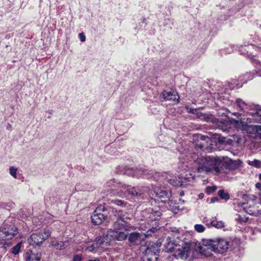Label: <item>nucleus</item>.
Instances as JSON below:
<instances>
[{
	"label": "nucleus",
	"mask_w": 261,
	"mask_h": 261,
	"mask_svg": "<svg viewBox=\"0 0 261 261\" xmlns=\"http://www.w3.org/2000/svg\"><path fill=\"white\" fill-rule=\"evenodd\" d=\"M223 121H227L230 123V127L228 128L227 131H228L229 128H231L232 124H233L236 128L241 129L243 131H245L248 125L247 124L243 122L241 120V119H240L239 120H236L234 119L229 118L228 117L227 119L223 120Z\"/></svg>",
	"instance_id": "nucleus-17"
},
{
	"label": "nucleus",
	"mask_w": 261,
	"mask_h": 261,
	"mask_svg": "<svg viewBox=\"0 0 261 261\" xmlns=\"http://www.w3.org/2000/svg\"><path fill=\"white\" fill-rule=\"evenodd\" d=\"M72 261H82V257L80 255H75L74 256Z\"/></svg>",
	"instance_id": "nucleus-39"
},
{
	"label": "nucleus",
	"mask_w": 261,
	"mask_h": 261,
	"mask_svg": "<svg viewBox=\"0 0 261 261\" xmlns=\"http://www.w3.org/2000/svg\"><path fill=\"white\" fill-rule=\"evenodd\" d=\"M243 198L245 200H247V202H243L240 204L246 213L253 216L261 214V210L257 208L258 206L256 205L253 198L249 197L247 195H244Z\"/></svg>",
	"instance_id": "nucleus-7"
},
{
	"label": "nucleus",
	"mask_w": 261,
	"mask_h": 261,
	"mask_svg": "<svg viewBox=\"0 0 261 261\" xmlns=\"http://www.w3.org/2000/svg\"><path fill=\"white\" fill-rule=\"evenodd\" d=\"M80 40L82 42H84L86 41V36L84 33H80L79 35Z\"/></svg>",
	"instance_id": "nucleus-37"
},
{
	"label": "nucleus",
	"mask_w": 261,
	"mask_h": 261,
	"mask_svg": "<svg viewBox=\"0 0 261 261\" xmlns=\"http://www.w3.org/2000/svg\"><path fill=\"white\" fill-rule=\"evenodd\" d=\"M164 99L167 100L175 101L178 100L179 96L176 92L171 91H164L162 93Z\"/></svg>",
	"instance_id": "nucleus-20"
},
{
	"label": "nucleus",
	"mask_w": 261,
	"mask_h": 261,
	"mask_svg": "<svg viewBox=\"0 0 261 261\" xmlns=\"http://www.w3.org/2000/svg\"><path fill=\"white\" fill-rule=\"evenodd\" d=\"M167 181L171 185L177 187L181 185V184L179 180L175 179L174 178H167Z\"/></svg>",
	"instance_id": "nucleus-27"
},
{
	"label": "nucleus",
	"mask_w": 261,
	"mask_h": 261,
	"mask_svg": "<svg viewBox=\"0 0 261 261\" xmlns=\"http://www.w3.org/2000/svg\"><path fill=\"white\" fill-rule=\"evenodd\" d=\"M218 201V198L217 197H213L211 199V203H215Z\"/></svg>",
	"instance_id": "nucleus-41"
},
{
	"label": "nucleus",
	"mask_w": 261,
	"mask_h": 261,
	"mask_svg": "<svg viewBox=\"0 0 261 261\" xmlns=\"http://www.w3.org/2000/svg\"><path fill=\"white\" fill-rule=\"evenodd\" d=\"M101 246L99 240L97 237L95 239V241H90L86 243L85 245V249L89 252L94 251L95 249Z\"/></svg>",
	"instance_id": "nucleus-18"
},
{
	"label": "nucleus",
	"mask_w": 261,
	"mask_h": 261,
	"mask_svg": "<svg viewBox=\"0 0 261 261\" xmlns=\"http://www.w3.org/2000/svg\"><path fill=\"white\" fill-rule=\"evenodd\" d=\"M21 246V243H18L17 245L14 246L12 249V253L15 255L18 254L20 251Z\"/></svg>",
	"instance_id": "nucleus-29"
},
{
	"label": "nucleus",
	"mask_w": 261,
	"mask_h": 261,
	"mask_svg": "<svg viewBox=\"0 0 261 261\" xmlns=\"http://www.w3.org/2000/svg\"><path fill=\"white\" fill-rule=\"evenodd\" d=\"M197 111H198V109H196L190 108L188 110L189 113H191V114H196L198 116V115H199L200 113L199 112H198Z\"/></svg>",
	"instance_id": "nucleus-36"
},
{
	"label": "nucleus",
	"mask_w": 261,
	"mask_h": 261,
	"mask_svg": "<svg viewBox=\"0 0 261 261\" xmlns=\"http://www.w3.org/2000/svg\"><path fill=\"white\" fill-rule=\"evenodd\" d=\"M51 244L57 249H63L64 248L65 244L62 241L59 240H55L51 242Z\"/></svg>",
	"instance_id": "nucleus-24"
},
{
	"label": "nucleus",
	"mask_w": 261,
	"mask_h": 261,
	"mask_svg": "<svg viewBox=\"0 0 261 261\" xmlns=\"http://www.w3.org/2000/svg\"><path fill=\"white\" fill-rule=\"evenodd\" d=\"M184 195V191H181V192H180V193H179V195H180V196H183Z\"/></svg>",
	"instance_id": "nucleus-45"
},
{
	"label": "nucleus",
	"mask_w": 261,
	"mask_h": 261,
	"mask_svg": "<svg viewBox=\"0 0 261 261\" xmlns=\"http://www.w3.org/2000/svg\"><path fill=\"white\" fill-rule=\"evenodd\" d=\"M157 230L156 227H152L149 229L146 233H144V234L145 236V239L148 237L152 236Z\"/></svg>",
	"instance_id": "nucleus-28"
},
{
	"label": "nucleus",
	"mask_w": 261,
	"mask_h": 261,
	"mask_svg": "<svg viewBox=\"0 0 261 261\" xmlns=\"http://www.w3.org/2000/svg\"><path fill=\"white\" fill-rule=\"evenodd\" d=\"M127 237H128V242L134 245H139L141 244L142 241H144L145 239V236L143 232H133L128 234Z\"/></svg>",
	"instance_id": "nucleus-14"
},
{
	"label": "nucleus",
	"mask_w": 261,
	"mask_h": 261,
	"mask_svg": "<svg viewBox=\"0 0 261 261\" xmlns=\"http://www.w3.org/2000/svg\"><path fill=\"white\" fill-rule=\"evenodd\" d=\"M215 136V138H218L219 142L220 143H223L225 141V138L222 137H220L219 135H217L216 133L214 135Z\"/></svg>",
	"instance_id": "nucleus-34"
},
{
	"label": "nucleus",
	"mask_w": 261,
	"mask_h": 261,
	"mask_svg": "<svg viewBox=\"0 0 261 261\" xmlns=\"http://www.w3.org/2000/svg\"><path fill=\"white\" fill-rule=\"evenodd\" d=\"M138 174L141 175V176L139 177L146 178L147 179L152 177L155 181H162V179H163V175L159 172H154L153 171H148L145 169V172H142L141 171L138 172Z\"/></svg>",
	"instance_id": "nucleus-15"
},
{
	"label": "nucleus",
	"mask_w": 261,
	"mask_h": 261,
	"mask_svg": "<svg viewBox=\"0 0 261 261\" xmlns=\"http://www.w3.org/2000/svg\"><path fill=\"white\" fill-rule=\"evenodd\" d=\"M10 174L12 175L14 178H16V172L17 169L13 166H12L10 168Z\"/></svg>",
	"instance_id": "nucleus-32"
},
{
	"label": "nucleus",
	"mask_w": 261,
	"mask_h": 261,
	"mask_svg": "<svg viewBox=\"0 0 261 261\" xmlns=\"http://www.w3.org/2000/svg\"><path fill=\"white\" fill-rule=\"evenodd\" d=\"M194 228L198 232H202L205 230V227L201 224L195 225Z\"/></svg>",
	"instance_id": "nucleus-31"
},
{
	"label": "nucleus",
	"mask_w": 261,
	"mask_h": 261,
	"mask_svg": "<svg viewBox=\"0 0 261 261\" xmlns=\"http://www.w3.org/2000/svg\"><path fill=\"white\" fill-rule=\"evenodd\" d=\"M249 164L256 168L261 167V162L257 160H254L253 161H249Z\"/></svg>",
	"instance_id": "nucleus-30"
},
{
	"label": "nucleus",
	"mask_w": 261,
	"mask_h": 261,
	"mask_svg": "<svg viewBox=\"0 0 261 261\" xmlns=\"http://www.w3.org/2000/svg\"><path fill=\"white\" fill-rule=\"evenodd\" d=\"M17 233L18 229L15 225L5 222L0 228V240L6 241L12 239Z\"/></svg>",
	"instance_id": "nucleus-8"
},
{
	"label": "nucleus",
	"mask_w": 261,
	"mask_h": 261,
	"mask_svg": "<svg viewBox=\"0 0 261 261\" xmlns=\"http://www.w3.org/2000/svg\"><path fill=\"white\" fill-rule=\"evenodd\" d=\"M41 255L39 253H33L32 251H27L25 254V261H40Z\"/></svg>",
	"instance_id": "nucleus-21"
},
{
	"label": "nucleus",
	"mask_w": 261,
	"mask_h": 261,
	"mask_svg": "<svg viewBox=\"0 0 261 261\" xmlns=\"http://www.w3.org/2000/svg\"><path fill=\"white\" fill-rule=\"evenodd\" d=\"M228 248V242L223 239H217L215 240H204L202 241V245L200 246V250L202 253L206 249L216 253H222L225 252Z\"/></svg>",
	"instance_id": "nucleus-5"
},
{
	"label": "nucleus",
	"mask_w": 261,
	"mask_h": 261,
	"mask_svg": "<svg viewBox=\"0 0 261 261\" xmlns=\"http://www.w3.org/2000/svg\"><path fill=\"white\" fill-rule=\"evenodd\" d=\"M218 194L222 199L228 200L230 198L228 193L225 192L223 190H220L218 192Z\"/></svg>",
	"instance_id": "nucleus-25"
},
{
	"label": "nucleus",
	"mask_w": 261,
	"mask_h": 261,
	"mask_svg": "<svg viewBox=\"0 0 261 261\" xmlns=\"http://www.w3.org/2000/svg\"><path fill=\"white\" fill-rule=\"evenodd\" d=\"M107 186L111 188L113 191V195H116L119 197L125 196L126 192H127L133 196H138L144 193L150 192V194L155 195L161 199L162 202L165 203L169 201L171 197V193L167 190L158 188L156 186L152 187V190H150L148 187H132L128 186L115 180H111L107 182Z\"/></svg>",
	"instance_id": "nucleus-1"
},
{
	"label": "nucleus",
	"mask_w": 261,
	"mask_h": 261,
	"mask_svg": "<svg viewBox=\"0 0 261 261\" xmlns=\"http://www.w3.org/2000/svg\"><path fill=\"white\" fill-rule=\"evenodd\" d=\"M14 203L13 202H10L9 203L8 207H12L14 206Z\"/></svg>",
	"instance_id": "nucleus-42"
},
{
	"label": "nucleus",
	"mask_w": 261,
	"mask_h": 261,
	"mask_svg": "<svg viewBox=\"0 0 261 261\" xmlns=\"http://www.w3.org/2000/svg\"><path fill=\"white\" fill-rule=\"evenodd\" d=\"M113 229H109L102 236L97 237L101 245L108 246L113 241H122L126 239L127 234L121 230L126 224L124 216L120 212L116 213L112 217Z\"/></svg>",
	"instance_id": "nucleus-2"
},
{
	"label": "nucleus",
	"mask_w": 261,
	"mask_h": 261,
	"mask_svg": "<svg viewBox=\"0 0 261 261\" xmlns=\"http://www.w3.org/2000/svg\"><path fill=\"white\" fill-rule=\"evenodd\" d=\"M112 202L117 205H121L123 201L121 200H112Z\"/></svg>",
	"instance_id": "nucleus-38"
},
{
	"label": "nucleus",
	"mask_w": 261,
	"mask_h": 261,
	"mask_svg": "<svg viewBox=\"0 0 261 261\" xmlns=\"http://www.w3.org/2000/svg\"><path fill=\"white\" fill-rule=\"evenodd\" d=\"M166 250L167 252H173V255L176 258L187 259L192 252V248L194 247V243L191 242H186L183 241L176 243L170 239H167L165 244Z\"/></svg>",
	"instance_id": "nucleus-4"
},
{
	"label": "nucleus",
	"mask_w": 261,
	"mask_h": 261,
	"mask_svg": "<svg viewBox=\"0 0 261 261\" xmlns=\"http://www.w3.org/2000/svg\"><path fill=\"white\" fill-rule=\"evenodd\" d=\"M232 115L236 116L238 118H240V117L242 115V114L234 112L232 113Z\"/></svg>",
	"instance_id": "nucleus-40"
},
{
	"label": "nucleus",
	"mask_w": 261,
	"mask_h": 261,
	"mask_svg": "<svg viewBox=\"0 0 261 261\" xmlns=\"http://www.w3.org/2000/svg\"><path fill=\"white\" fill-rule=\"evenodd\" d=\"M10 127H11V125L8 124V125L7 126V128L9 129Z\"/></svg>",
	"instance_id": "nucleus-46"
},
{
	"label": "nucleus",
	"mask_w": 261,
	"mask_h": 261,
	"mask_svg": "<svg viewBox=\"0 0 261 261\" xmlns=\"http://www.w3.org/2000/svg\"><path fill=\"white\" fill-rule=\"evenodd\" d=\"M160 246V243H149L145 250L141 261H156Z\"/></svg>",
	"instance_id": "nucleus-6"
},
{
	"label": "nucleus",
	"mask_w": 261,
	"mask_h": 261,
	"mask_svg": "<svg viewBox=\"0 0 261 261\" xmlns=\"http://www.w3.org/2000/svg\"><path fill=\"white\" fill-rule=\"evenodd\" d=\"M217 189L216 186L208 187L206 188V192L209 193L212 192H214Z\"/></svg>",
	"instance_id": "nucleus-35"
},
{
	"label": "nucleus",
	"mask_w": 261,
	"mask_h": 261,
	"mask_svg": "<svg viewBox=\"0 0 261 261\" xmlns=\"http://www.w3.org/2000/svg\"><path fill=\"white\" fill-rule=\"evenodd\" d=\"M259 179H260V180L261 181V174H259Z\"/></svg>",
	"instance_id": "nucleus-47"
},
{
	"label": "nucleus",
	"mask_w": 261,
	"mask_h": 261,
	"mask_svg": "<svg viewBox=\"0 0 261 261\" xmlns=\"http://www.w3.org/2000/svg\"><path fill=\"white\" fill-rule=\"evenodd\" d=\"M198 196H199V198L200 199H202V198H203V197H204V194H203V193H200V194H199Z\"/></svg>",
	"instance_id": "nucleus-43"
},
{
	"label": "nucleus",
	"mask_w": 261,
	"mask_h": 261,
	"mask_svg": "<svg viewBox=\"0 0 261 261\" xmlns=\"http://www.w3.org/2000/svg\"><path fill=\"white\" fill-rule=\"evenodd\" d=\"M206 256H210L211 255V253H207L205 254Z\"/></svg>",
	"instance_id": "nucleus-48"
},
{
	"label": "nucleus",
	"mask_w": 261,
	"mask_h": 261,
	"mask_svg": "<svg viewBox=\"0 0 261 261\" xmlns=\"http://www.w3.org/2000/svg\"><path fill=\"white\" fill-rule=\"evenodd\" d=\"M107 218L106 207L104 205H98L91 216L93 223L95 225L101 224Z\"/></svg>",
	"instance_id": "nucleus-10"
},
{
	"label": "nucleus",
	"mask_w": 261,
	"mask_h": 261,
	"mask_svg": "<svg viewBox=\"0 0 261 261\" xmlns=\"http://www.w3.org/2000/svg\"><path fill=\"white\" fill-rule=\"evenodd\" d=\"M189 165L193 172H208L213 170H218V162L212 156H203L193 153L190 157Z\"/></svg>",
	"instance_id": "nucleus-3"
},
{
	"label": "nucleus",
	"mask_w": 261,
	"mask_h": 261,
	"mask_svg": "<svg viewBox=\"0 0 261 261\" xmlns=\"http://www.w3.org/2000/svg\"><path fill=\"white\" fill-rule=\"evenodd\" d=\"M210 223L211 225L217 228H222L224 226V224L222 221H216L215 220H212Z\"/></svg>",
	"instance_id": "nucleus-26"
},
{
	"label": "nucleus",
	"mask_w": 261,
	"mask_h": 261,
	"mask_svg": "<svg viewBox=\"0 0 261 261\" xmlns=\"http://www.w3.org/2000/svg\"><path fill=\"white\" fill-rule=\"evenodd\" d=\"M236 104L240 110H244V112L250 114L252 117L253 115L251 112H255L256 111V107L260 109L259 106L247 104L240 98H238L236 100ZM252 119H253V117Z\"/></svg>",
	"instance_id": "nucleus-12"
},
{
	"label": "nucleus",
	"mask_w": 261,
	"mask_h": 261,
	"mask_svg": "<svg viewBox=\"0 0 261 261\" xmlns=\"http://www.w3.org/2000/svg\"><path fill=\"white\" fill-rule=\"evenodd\" d=\"M256 111L255 112H251L253 115L254 122L261 123V109L256 108Z\"/></svg>",
	"instance_id": "nucleus-23"
},
{
	"label": "nucleus",
	"mask_w": 261,
	"mask_h": 261,
	"mask_svg": "<svg viewBox=\"0 0 261 261\" xmlns=\"http://www.w3.org/2000/svg\"><path fill=\"white\" fill-rule=\"evenodd\" d=\"M261 131V125H247L245 131L247 135L251 138L257 137L258 133Z\"/></svg>",
	"instance_id": "nucleus-16"
},
{
	"label": "nucleus",
	"mask_w": 261,
	"mask_h": 261,
	"mask_svg": "<svg viewBox=\"0 0 261 261\" xmlns=\"http://www.w3.org/2000/svg\"><path fill=\"white\" fill-rule=\"evenodd\" d=\"M196 145L200 149L205 150L211 149L212 141L208 136L200 135L196 142Z\"/></svg>",
	"instance_id": "nucleus-13"
},
{
	"label": "nucleus",
	"mask_w": 261,
	"mask_h": 261,
	"mask_svg": "<svg viewBox=\"0 0 261 261\" xmlns=\"http://www.w3.org/2000/svg\"><path fill=\"white\" fill-rule=\"evenodd\" d=\"M172 203L171 202H170V203L169 204L170 208L174 213H177L178 211L180 210V208H179L178 205H177L176 204H175V205H172Z\"/></svg>",
	"instance_id": "nucleus-33"
},
{
	"label": "nucleus",
	"mask_w": 261,
	"mask_h": 261,
	"mask_svg": "<svg viewBox=\"0 0 261 261\" xmlns=\"http://www.w3.org/2000/svg\"><path fill=\"white\" fill-rule=\"evenodd\" d=\"M255 186L257 188L260 189L261 187V184L259 183H257Z\"/></svg>",
	"instance_id": "nucleus-44"
},
{
	"label": "nucleus",
	"mask_w": 261,
	"mask_h": 261,
	"mask_svg": "<svg viewBox=\"0 0 261 261\" xmlns=\"http://www.w3.org/2000/svg\"><path fill=\"white\" fill-rule=\"evenodd\" d=\"M162 215L161 212L158 208L152 210L150 213L149 218L152 221H156L160 219V217Z\"/></svg>",
	"instance_id": "nucleus-22"
},
{
	"label": "nucleus",
	"mask_w": 261,
	"mask_h": 261,
	"mask_svg": "<svg viewBox=\"0 0 261 261\" xmlns=\"http://www.w3.org/2000/svg\"><path fill=\"white\" fill-rule=\"evenodd\" d=\"M141 171L142 173L145 172V169L142 168H127L125 170V174L128 176L138 177L141 176V175L138 174V172Z\"/></svg>",
	"instance_id": "nucleus-19"
},
{
	"label": "nucleus",
	"mask_w": 261,
	"mask_h": 261,
	"mask_svg": "<svg viewBox=\"0 0 261 261\" xmlns=\"http://www.w3.org/2000/svg\"><path fill=\"white\" fill-rule=\"evenodd\" d=\"M198 117L206 122H211L214 124H216L217 127L223 132H226L230 127V123L227 121H223V120H218L213 115L206 114L200 113Z\"/></svg>",
	"instance_id": "nucleus-9"
},
{
	"label": "nucleus",
	"mask_w": 261,
	"mask_h": 261,
	"mask_svg": "<svg viewBox=\"0 0 261 261\" xmlns=\"http://www.w3.org/2000/svg\"><path fill=\"white\" fill-rule=\"evenodd\" d=\"M49 236L50 232L48 230H44L43 232L40 231L33 233L28 238V241L32 245H39L48 239Z\"/></svg>",
	"instance_id": "nucleus-11"
}]
</instances>
